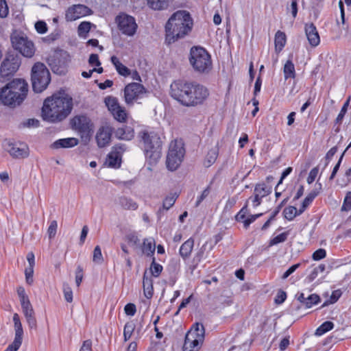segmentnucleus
<instances>
[{
	"label": "nucleus",
	"instance_id": "1",
	"mask_svg": "<svg viewBox=\"0 0 351 351\" xmlns=\"http://www.w3.org/2000/svg\"><path fill=\"white\" fill-rule=\"evenodd\" d=\"M171 96L184 106L203 104L208 98V89L197 82L176 80L171 84Z\"/></svg>",
	"mask_w": 351,
	"mask_h": 351
},
{
	"label": "nucleus",
	"instance_id": "2",
	"mask_svg": "<svg viewBox=\"0 0 351 351\" xmlns=\"http://www.w3.org/2000/svg\"><path fill=\"white\" fill-rule=\"evenodd\" d=\"M73 106V98L64 91H60L45 100L43 119L51 123L61 121L70 114Z\"/></svg>",
	"mask_w": 351,
	"mask_h": 351
},
{
	"label": "nucleus",
	"instance_id": "3",
	"mask_svg": "<svg viewBox=\"0 0 351 351\" xmlns=\"http://www.w3.org/2000/svg\"><path fill=\"white\" fill-rule=\"evenodd\" d=\"M193 20L186 10L174 12L165 25V41L168 44L184 38L192 30Z\"/></svg>",
	"mask_w": 351,
	"mask_h": 351
},
{
	"label": "nucleus",
	"instance_id": "4",
	"mask_svg": "<svg viewBox=\"0 0 351 351\" xmlns=\"http://www.w3.org/2000/svg\"><path fill=\"white\" fill-rule=\"evenodd\" d=\"M28 90L25 80L14 79L0 89V104L10 108L19 106L26 99Z\"/></svg>",
	"mask_w": 351,
	"mask_h": 351
},
{
	"label": "nucleus",
	"instance_id": "5",
	"mask_svg": "<svg viewBox=\"0 0 351 351\" xmlns=\"http://www.w3.org/2000/svg\"><path fill=\"white\" fill-rule=\"evenodd\" d=\"M189 62L194 71L201 74H208L213 69L210 54L202 47H193L190 50Z\"/></svg>",
	"mask_w": 351,
	"mask_h": 351
},
{
	"label": "nucleus",
	"instance_id": "6",
	"mask_svg": "<svg viewBox=\"0 0 351 351\" xmlns=\"http://www.w3.org/2000/svg\"><path fill=\"white\" fill-rule=\"evenodd\" d=\"M51 81L50 73L40 62L34 64L32 69V82L34 92L41 93L47 88Z\"/></svg>",
	"mask_w": 351,
	"mask_h": 351
},
{
	"label": "nucleus",
	"instance_id": "7",
	"mask_svg": "<svg viewBox=\"0 0 351 351\" xmlns=\"http://www.w3.org/2000/svg\"><path fill=\"white\" fill-rule=\"evenodd\" d=\"M138 137L140 145L146 154H158L160 152L162 141L156 132L145 129L138 133Z\"/></svg>",
	"mask_w": 351,
	"mask_h": 351
},
{
	"label": "nucleus",
	"instance_id": "8",
	"mask_svg": "<svg viewBox=\"0 0 351 351\" xmlns=\"http://www.w3.org/2000/svg\"><path fill=\"white\" fill-rule=\"evenodd\" d=\"M12 47L24 57L32 58L35 53V47L32 40L23 34H14L11 36Z\"/></svg>",
	"mask_w": 351,
	"mask_h": 351
},
{
	"label": "nucleus",
	"instance_id": "9",
	"mask_svg": "<svg viewBox=\"0 0 351 351\" xmlns=\"http://www.w3.org/2000/svg\"><path fill=\"white\" fill-rule=\"evenodd\" d=\"M115 22L121 33L127 36H133L136 34L138 25L136 19L127 14L121 13L115 18Z\"/></svg>",
	"mask_w": 351,
	"mask_h": 351
},
{
	"label": "nucleus",
	"instance_id": "10",
	"mask_svg": "<svg viewBox=\"0 0 351 351\" xmlns=\"http://www.w3.org/2000/svg\"><path fill=\"white\" fill-rule=\"evenodd\" d=\"M105 104L113 117L121 123L127 121L128 113L124 107L120 106L118 99L114 97H107L104 100Z\"/></svg>",
	"mask_w": 351,
	"mask_h": 351
},
{
	"label": "nucleus",
	"instance_id": "11",
	"mask_svg": "<svg viewBox=\"0 0 351 351\" xmlns=\"http://www.w3.org/2000/svg\"><path fill=\"white\" fill-rule=\"evenodd\" d=\"M145 92L144 86L136 82L128 84L124 88V98L127 104H132Z\"/></svg>",
	"mask_w": 351,
	"mask_h": 351
},
{
	"label": "nucleus",
	"instance_id": "12",
	"mask_svg": "<svg viewBox=\"0 0 351 351\" xmlns=\"http://www.w3.org/2000/svg\"><path fill=\"white\" fill-rule=\"evenodd\" d=\"M91 14L92 10L88 7L82 4H77L69 7L66 10L65 19L67 21H74Z\"/></svg>",
	"mask_w": 351,
	"mask_h": 351
},
{
	"label": "nucleus",
	"instance_id": "13",
	"mask_svg": "<svg viewBox=\"0 0 351 351\" xmlns=\"http://www.w3.org/2000/svg\"><path fill=\"white\" fill-rule=\"evenodd\" d=\"M19 67V62L17 58L13 56H8L3 61L0 68V76L5 79L13 75Z\"/></svg>",
	"mask_w": 351,
	"mask_h": 351
},
{
	"label": "nucleus",
	"instance_id": "14",
	"mask_svg": "<svg viewBox=\"0 0 351 351\" xmlns=\"http://www.w3.org/2000/svg\"><path fill=\"white\" fill-rule=\"evenodd\" d=\"M4 150L8 154H26L28 146L26 143L12 140H5L3 143Z\"/></svg>",
	"mask_w": 351,
	"mask_h": 351
},
{
	"label": "nucleus",
	"instance_id": "15",
	"mask_svg": "<svg viewBox=\"0 0 351 351\" xmlns=\"http://www.w3.org/2000/svg\"><path fill=\"white\" fill-rule=\"evenodd\" d=\"M73 128L81 133H88L91 129L90 120L84 115L75 116L71 120Z\"/></svg>",
	"mask_w": 351,
	"mask_h": 351
},
{
	"label": "nucleus",
	"instance_id": "16",
	"mask_svg": "<svg viewBox=\"0 0 351 351\" xmlns=\"http://www.w3.org/2000/svg\"><path fill=\"white\" fill-rule=\"evenodd\" d=\"M193 332H187L185 335L183 351H199L204 341L194 337Z\"/></svg>",
	"mask_w": 351,
	"mask_h": 351
},
{
	"label": "nucleus",
	"instance_id": "17",
	"mask_svg": "<svg viewBox=\"0 0 351 351\" xmlns=\"http://www.w3.org/2000/svg\"><path fill=\"white\" fill-rule=\"evenodd\" d=\"M112 129L109 125H104L99 128L96 135V140L99 147H103L108 145L110 141Z\"/></svg>",
	"mask_w": 351,
	"mask_h": 351
},
{
	"label": "nucleus",
	"instance_id": "18",
	"mask_svg": "<svg viewBox=\"0 0 351 351\" xmlns=\"http://www.w3.org/2000/svg\"><path fill=\"white\" fill-rule=\"evenodd\" d=\"M305 33L309 44L312 47H317L320 43V38L316 27L313 23L306 24Z\"/></svg>",
	"mask_w": 351,
	"mask_h": 351
},
{
	"label": "nucleus",
	"instance_id": "19",
	"mask_svg": "<svg viewBox=\"0 0 351 351\" xmlns=\"http://www.w3.org/2000/svg\"><path fill=\"white\" fill-rule=\"evenodd\" d=\"M184 155H167L166 165L169 170H176L180 165Z\"/></svg>",
	"mask_w": 351,
	"mask_h": 351
},
{
	"label": "nucleus",
	"instance_id": "20",
	"mask_svg": "<svg viewBox=\"0 0 351 351\" xmlns=\"http://www.w3.org/2000/svg\"><path fill=\"white\" fill-rule=\"evenodd\" d=\"M114 134L118 138L126 141H130L134 136L133 128L128 126L118 128Z\"/></svg>",
	"mask_w": 351,
	"mask_h": 351
},
{
	"label": "nucleus",
	"instance_id": "21",
	"mask_svg": "<svg viewBox=\"0 0 351 351\" xmlns=\"http://www.w3.org/2000/svg\"><path fill=\"white\" fill-rule=\"evenodd\" d=\"M110 60L116 71L120 75L125 77H128L131 74L130 70L126 66L123 64L117 56H112Z\"/></svg>",
	"mask_w": 351,
	"mask_h": 351
},
{
	"label": "nucleus",
	"instance_id": "22",
	"mask_svg": "<svg viewBox=\"0 0 351 351\" xmlns=\"http://www.w3.org/2000/svg\"><path fill=\"white\" fill-rule=\"evenodd\" d=\"M287 43V36L285 32L278 30L276 32L274 38L275 51L280 53L285 46Z\"/></svg>",
	"mask_w": 351,
	"mask_h": 351
},
{
	"label": "nucleus",
	"instance_id": "23",
	"mask_svg": "<svg viewBox=\"0 0 351 351\" xmlns=\"http://www.w3.org/2000/svg\"><path fill=\"white\" fill-rule=\"evenodd\" d=\"M184 143L182 138H176L169 144V154H184Z\"/></svg>",
	"mask_w": 351,
	"mask_h": 351
},
{
	"label": "nucleus",
	"instance_id": "24",
	"mask_svg": "<svg viewBox=\"0 0 351 351\" xmlns=\"http://www.w3.org/2000/svg\"><path fill=\"white\" fill-rule=\"evenodd\" d=\"M148 6L154 10H166L173 0H146Z\"/></svg>",
	"mask_w": 351,
	"mask_h": 351
},
{
	"label": "nucleus",
	"instance_id": "25",
	"mask_svg": "<svg viewBox=\"0 0 351 351\" xmlns=\"http://www.w3.org/2000/svg\"><path fill=\"white\" fill-rule=\"evenodd\" d=\"M143 285L145 298L147 299L152 298L154 295L153 280L151 276L147 277L146 276V272L143 275Z\"/></svg>",
	"mask_w": 351,
	"mask_h": 351
},
{
	"label": "nucleus",
	"instance_id": "26",
	"mask_svg": "<svg viewBox=\"0 0 351 351\" xmlns=\"http://www.w3.org/2000/svg\"><path fill=\"white\" fill-rule=\"evenodd\" d=\"M194 245V240L192 238L186 240L180 248V254L183 258V259L186 260L188 258L191 253L193 250Z\"/></svg>",
	"mask_w": 351,
	"mask_h": 351
},
{
	"label": "nucleus",
	"instance_id": "27",
	"mask_svg": "<svg viewBox=\"0 0 351 351\" xmlns=\"http://www.w3.org/2000/svg\"><path fill=\"white\" fill-rule=\"evenodd\" d=\"M78 143V140L75 138H62L56 141L53 143V146L56 148L64 147L69 148L73 147L77 145Z\"/></svg>",
	"mask_w": 351,
	"mask_h": 351
},
{
	"label": "nucleus",
	"instance_id": "28",
	"mask_svg": "<svg viewBox=\"0 0 351 351\" xmlns=\"http://www.w3.org/2000/svg\"><path fill=\"white\" fill-rule=\"evenodd\" d=\"M95 25L89 21H82L77 27V35L80 38L86 39L88 36V33L91 27Z\"/></svg>",
	"mask_w": 351,
	"mask_h": 351
},
{
	"label": "nucleus",
	"instance_id": "29",
	"mask_svg": "<svg viewBox=\"0 0 351 351\" xmlns=\"http://www.w3.org/2000/svg\"><path fill=\"white\" fill-rule=\"evenodd\" d=\"M121 155H107L105 165L110 168L118 169L121 165Z\"/></svg>",
	"mask_w": 351,
	"mask_h": 351
},
{
	"label": "nucleus",
	"instance_id": "30",
	"mask_svg": "<svg viewBox=\"0 0 351 351\" xmlns=\"http://www.w3.org/2000/svg\"><path fill=\"white\" fill-rule=\"evenodd\" d=\"M156 249L155 242L153 239H145L142 246L143 253L147 256L154 255Z\"/></svg>",
	"mask_w": 351,
	"mask_h": 351
},
{
	"label": "nucleus",
	"instance_id": "31",
	"mask_svg": "<svg viewBox=\"0 0 351 351\" xmlns=\"http://www.w3.org/2000/svg\"><path fill=\"white\" fill-rule=\"evenodd\" d=\"M283 73L285 80L295 77V66L291 60H288L284 65Z\"/></svg>",
	"mask_w": 351,
	"mask_h": 351
},
{
	"label": "nucleus",
	"instance_id": "32",
	"mask_svg": "<svg viewBox=\"0 0 351 351\" xmlns=\"http://www.w3.org/2000/svg\"><path fill=\"white\" fill-rule=\"evenodd\" d=\"M193 332L194 337L199 339V340L204 341L205 337V329L203 324L195 323L188 332Z\"/></svg>",
	"mask_w": 351,
	"mask_h": 351
},
{
	"label": "nucleus",
	"instance_id": "33",
	"mask_svg": "<svg viewBox=\"0 0 351 351\" xmlns=\"http://www.w3.org/2000/svg\"><path fill=\"white\" fill-rule=\"evenodd\" d=\"M119 204L121 207L126 210H136L138 204L131 198L123 196L119 198Z\"/></svg>",
	"mask_w": 351,
	"mask_h": 351
},
{
	"label": "nucleus",
	"instance_id": "34",
	"mask_svg": "<svg viewBox=\"0 0 351 351\" xmlns=\"http://www.w3.org/2000/svg\"><path fill=\"white\" fill-rule=\"evenodd\" d=\"M13 322L14 324L15 337L23 340V329L20 320L19 315L14 313L13 315Z\"/></svg>",
	"mask_w": 351,
	"mask_h": 351
},
{
	"label": "nucleus",
	"instance_id": "35",
	"mask_svg": "<svg viewBox=\"0 0 351 351\" xmlns=\"http://www.w3.org/2000/svg\"><path fill=\"white\" fill-rule=\"evenodd\" d=\"M322 189V184H319V189H315L311 191L302 202L303 208H307L313 199L319 194Z\"/></svg>",
	"mask_w": 351,
	"mask_h": 351
},
{
	"label": "nucleus",
	"instance_id": "36",
	"mask_svg": "<svg viewBox=\"0 0 351 351\" xmlns=\"http://www.w3.org/2000/svg\"><path fill=\"white\" fill-rule=\"evenodd\" d=\"M271 193V187L267 186L265 183H259L255 186L254 193L258 194L261 197H264Z\"/></svg>",
	"mask_w": 351,
	"mask_h": 351
},
{
	"label": "nucleus",
	"instance_id": "37",
	"mask_svg": "<svg viewBox=\"0 0 351 351\" xmlns=\"http://www.w3.org/2000/svg\"><path fill=\"white\" fill-rule=\"evenodd\" d=\"M334 327V324L330 321L324 322L321 326H319L315 330V335L317 336H321L328 331L332 330Z\"/></svg>",
	"mask_w": 351,
	"mask_h": 351
},
{
	"label": "nucleus",
	"instance_id": "38",
	"mask_svg": "<svg viewBox=\"0 0 351 351\" xmlns=\"http://www.w3.org/2000/svg\"><path fill=\"white\" fill-rule=\"evenodd\" d=\"M24 316L26 319V322L31 329H36L37 328V321L35 316L34 310L24 313Z\"/></svg>",
	"mask_w": 351,
	"mask_h": 351
},
{
	"label": "nucleus",
	"instance_id": "39",
	"mask_svg": "<svg viewBox=\"0 0 351 351\" xmlns=\"http://www.w3.org/2000/svg\"><path fill=\"white\" fill-rule=\"evenodd\" d=\"M341 294H342V292L340 289H337V290L333 291L330 297V299L325 301L321 307L324 308L325 306H328L330 304L335 303L339 299V298L341 296Z\"/></svg>",
	"mask_w": 351,
	"mask_h": 351
},
{
	"label": "nucleus",
	"instance_id": "40",
	"mask_svg": "<svg viewBox=\"0 0 351 351\" xmlns=\"http://www.w3.org/2000/svg\"><path fill=\"white\" fill-rule=\"evenodd\" d=\"M283 215L285 219L289 221H292L298 216L297 208L295 206H289L284 209Z\"/></svg>",
	"mask_w": 351,
	"mask_h": 351
},
{
	"label": "nucleus",
	"instance_id": "41",
	"mask_svg": "<svg viewBox=\"0 0 351 351\" xmlns=\"http://www.w3.org/2000/svg\"><path fill=\"white\" fill-rule=\"evenodd\" d=\"M162 269V266L159 263H157L156 262L155 258L153 257L152 262L150 265V271L152 276L154 277H158L160 275Z\"/></svg>",
	"mask_w": 351,
	"mask_h": 351
},
{
	"label": "nucleus",
	"instance_id": "42",
	"mask_svg": "<svg viewBox=\"0 0 351 351\" xmlns=\"http://www.w3.org/2000/svg\"><path fill=\"white\" fill-rule=\"evenodd\" d=\"M134 329H135V325L134 323L127 322L125 324L124 330H123V338H124L125 341H127L130 339Z\"/></svg>",
	"mask_w": 351,
	"mask_h": 351
},
{
	"label": "nucleus",
	"instance_id": "43",
	"mask_svg": "<svg viewBox=\"0 0 351 351\" xmlns=\"http://www.w3.org/2000/svg\"><path fill=\"white\" fill-rule=\"evenodd\" d=\"M178 195L176 193H174L173 195H171V196H167L162 204L163 209L169 210L171 206H173L175 204L176 199L178 198Z\"/></svg>",
	"mask_w": 351,
	"mask_h": 351
},
{
	"label": "nucleus",
	"instance_id": "44",
	"mask_svg": "<svg viewBox=\"0 0 351 351\" xmlns=\"http://www.w3.org/2000/svg\"><path fill=\"white\" fill-rule=\"evenodd\" d=\"M289 235V232H285L275 237L269 241V246L277 245L278 243L285 242Z\"/></svg>",
	"mask_w": 351,
	"mask_h": 351
},
{
	"label": "nucleus",
	"instance_id": "45",
	"mask_svg": "<svg viewBox=\"0 0 351 351\" xmlns=\"http://www.w3.org/2000/svg\"><path fill=\"white\" fill-rule=\"evenodd\" d=\"M93 261L99 265L104 262L101 247L99 245H97L93 250Z\"/></svg>",
	"mask_w": 351,
	"mask_h": 351
},
{
	"label": "nucleus",
	"instance_id": "46",
	"mask_svg": "<svg viewBox=\"0 0 351 351\" xmlns=\"http://www.w3.org/2000/svg\"><path fill=\"white\" fill-rule=\"evenodd\" d=\"M351 97L350 96L346 101L344 103L343 106H342L340 112L339 113L337 119H336V123H341L342 120L344 118V116L348 110V107L349 106L350 101Z\"/></svg>",
	"mask_w": 351,
	"mask_h": 351
},
{
	"label": "nucleus",
	"instance_id": "47",
	"mask_svg": "<svg viewBox=\"0 0 351 351\" xmlns=\"http://www.w3.org/2000/svg\"><path fill=\"white\" fill-rule=\"evenodd\" d=\"M63 293L66 301L69 303L72 302L73 291L69 284L66 282L63 283Z\"/></svg>",
	"mask_w": 351,
	"mask_h": 351
},
{
	"label": "nucleus",
	"instance_id": "48",
	"mask_svg": "<svg viewBox=\"0 0 351 351\" xmlns=\"http://www.w3.org/2000/svg\"><path fill=\"white\" fill-rule=\"evenodd\" d=\"M319 302H320V297L317 294H316V293L311 294L306 298V308H309L313 304H317Z\"/></svg>",
	"mask_w": 351,
	"mask_h": 351
},
{
	"label": "nucleus",
	"instance_id": "49",
	"mask_svg": "<svg viewBox=\"0 0 351 351\" xmlns=\"http://www.w3.org/2000/svg\"><path fill=\"white\" fill-rule=\"evenodd\" d=\"M9 14V8L5 0H0V18L4 19Z\"/></svg>",
	"mask_w": 351,
	"mask_h": 351
},
{
	"label": "nucleus",
	"instance_id": "50",
	"mask_svg": "<svg viewBox=\"0 0 351 351\" xmlns=\"http://www.w3.org/2000/svg\"><path fill=\"white\" fill-rule=\"evenodd\" d=\"M351 209V191L346 193L344 198L343 204L341 207V210L348 211Z\"/></svg>",
	"mask_w": 351,
	"mask_h": 351
},
{
	"label": "nucleus",
	"instance_id": "51",
	"mask_svg": "<svg viewBox=\"0 0 351 351\" xmlns=\"http://www.w3.org/2000/svg\"><path fill=\"white\" fill-rule=\"evenodd\" d=\"M22 339L14 338V341L4 351H17L22 344Z\"/></svg>",
	"mask_w": 351,
	"mask_h": 351
},
{
	"label": "nucleus",
	"instance_id": "52",
	"mask_svg": "<svg viewBox=\"0 0 351 351\" xmlns=\"http://www.w3.org/2000/svg\"><path fill=\"white\" fill-rule=\"evenodd\" d=\"M57 228H58L57 221L56 220L52 221L50 223V225L47 230V233H48V235H49V237L50 239H53L56 236V234L57 232Z\"/></svg>",
	"mask_w": 351,
	"mask_h": 351
},
{
	"label": "nucleus",
	"instance_id": "53",
	"mask_svg": "<svg viewBox=\"0 0 351 351\" xmlns=\"http://www.w3.org/2000/svg\"><path fill=\"white\" fill-rule=\"evenodd\" d=\"M125 239L128 243L133 246H138L139 245L140 240L134 233H130L126 235Z\"/></svg>",
	"mask_w": 351,
	"mask_h": 351
},
{
	"label": "nucleus",
	"instance_id": "54",
	"mask_svg": "<svg viewBox=\"0 0 351 351\" xmlns=\"http://www.w3.org/2000/svg\"><path fill=\"white\" fill-rule=\"evenodd\" d=\"M25 280L28 285L33 283L34 267L29 266L25 269Z\"/></svg>",
	"mask_w": 351,
	"mask_h": 351
},
{
	"label": "nucleus",
	"instance_id": "55",
	"mask_svg": "<svg viewBox=\"0 0 351 351\" xmlns=\"http://www.w3.org/2000/svg\"><path fill=\"white\" fill-rule=\"evenodd\" d=\"M35 29L38 34H43L47 32V25L45 22L39 21L36 23Z\"/></svg>",
	"mask_w": 351,
	"mask_h": 351
},
{
	"label": "nucleus",
	"instance_id": "56",
	"mask_svg": "<svg viewBox=\"0 0 351 351\" xmlns=\"http://www.w3.org/2000/svg\"><path fill=\"white\" fill-rule=\"evenodd\" d=\"M247 202L245 203L244 206L240 210V211L235 216V219L237 221H242L245 218L246 214L247 213Z\"/></svg>",
	"mask_w": 351,
	"mask_h": 351
},
{
	"label": "nucleus",
	"instance_id": "57",
	"mask_svg": "<svg viewBox=\"0 0 351 351\" xmlns=\"http://www.w3.org/2000/svg\"><path fill=\"white\" fill-rule=\"evenodd\" d=\"M128 151V147L126 145L125 143H120L114 145V150L110 154H123Z\"/></svg>",
	"mask_w": 351,
	"mask_h": 351
},
{
	"label": "nucleus",
	"instance_id": "58",
	"mask_svg": "<svg viewBox=\"0 0 351 351\" xmlns=\"http://www.w3.org/2000/svg\"><path fill=\"white\" fill-rule=\"evenodd\" d=\"M326 256V252L324 249L320 248L317 250L312 255V258L315 261L323 259Z\"/></svg>",
	"mask_w": 351,
	"mask_h": 351
},
{
	"label": "nucleus",
	"instance_id": "59",
	"mask_svg": "<svg viewBox=\"0 0 351 351\" xmlns=\"http://www.w3.org/2000/svg\"><path fill=\"white\" fill-rule=\"evenodd\" d=\"M124 311L127 315L133 316L136 312V308L134 304L128 303L125 306Z\"/></svg>",
	"mask_w": 351,
	"mask_h": 351
},
{
	"label": "nucleus",
	"instance_id": "60",
	"mask_svg": "<svg viewBox=\"0 0 351 351\" xmlns=\"http://www.w3.org/2000/svg\"><path fill=\"white\" fill-rule=\"evenodd\" d=\"M83 269L81 266H78L77 267L76 271H75V283L77 287H79L83 279Z\"/></svg>",
	"mask_w": 351,
	"mask_h": 351
},
{
	"label": "nucleus",
	"instance_id": "61",
	"mask_svg": "<svg viewBox=\"0 0 351 351\" xmlns=\"http://www.w3.org/2000/svg\"><path fill=\"white\" fill-rule=\"evenodd\" d=\"M318 172H319L318 167H315L311 170V171L308 174V176L307 178V182L308 184H311L315 181L317 174H318Z\"/></svg>",
	"mask_w": 351,
	"mask_h": 351
},
{
	"label": "nucleus",
	"instance_id": "62",
	"mask_svg": "<svg viewBox=\"0 0 351 351\" xmlns=\"http://www.w3.org/2000/svg\"><path fill=\"white\" fill-rule=\"evenodd\" d=\"M210 191V185L208 186L202 193L201 195L197 198L195 206H198L200 203L209 195Z\"/></svg>",
	"mask_w": 351,
	"mask_h": 351
},
{
	"label": "nucleus",
	"instance_id": "63",
	"mask_svg": "<svg viewBox=\"0 0 351 351\" xmlns=\"http://www.w3.org/2000/svg\"><path fill=\"white\" fill-rule=\"evenodd\" d=\"M89 64L91 66H99L101 65V62L99 60V56L97 54L93 53L90 56L88 59Z\"/></svg>",
	"mask_w": 351,
	"mask_h": 351
},
{
	"label": "nucleus",
	"instance_id": "64",
	"mask_svg": "<svg viewBox=\"0 0 351 351\" xmlns=\"http://www.w3.org/2000/svg\"><path fill=\"white\" fill-rule=\"evenodd\" d=\"M287 298V293L282 290H280L278 292L276 298H275V302L276 304H282L285 302Z\"/></svg>",
	"mask_w": 351,
	"mask_h": 351
}]
</instances>
